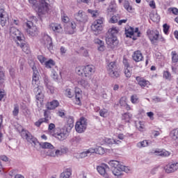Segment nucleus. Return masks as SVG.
Instances as JSON below:
<instances>
[{"instance_id": "54", "label": "nucleus", "mask_w": 178, "mask_h": 178, "mask_svg": "<svg viewBox=\"0 0 178 178\" xmlns=\"http://www.w3.org/2000/svg\"><path fill=\"white\" fill-rule=\"evenodd\" d=\"M123 65L124 66V69H130V64L129 63V60H127L126 58H123Z\"/></svg>"}, {"instance_id": "7", "label": "nucleus", "mask_w": 178, "mask_h": 178, "mask_svg": "<svg viewBox=\"0 0 178 178\" xmlns=\"http://www.w3.org/2000/svg\"><path fill=\"white\" fill-rule=\"evenodd\" d=\"M104 152H105V150L102 147H99L97 149L94 147H90L86 151L81 152L80 154V156L81 158H86V156H88V155H91V154H99V155H102Z\"/></svg>"}, {"instance_id": "52", "label": "nucleus", "mask_w": 178, "mask_h": 178, "mask_svg": "<svg viewBox=\"0 0 178 178\" xmlns=\"http://www.w3.org/2000/svg\"><path fill=\"white\" fill-rule=\"evenodd\" d=\"M106 115H108V110L103 108L99 111V115L102 118H106Z\"/></svg>"}, {"instance_id": "62", "label": "nucleus", "mask_w": 178, "mask_h": 178, "mask_svg": "<svg viewBox=\"0 0 178 178\" xmlns=\"http://www.w3.org/2000/svg\"><path fill=\"white\" fill-rule=\"evenodd\" d=\"M81 93L80 92V89L76 88L75 89V98H81Z\"/></svg>"}, {"instance_id": "18", "label": "nucleus", "mask_w": 178, "mask_h": 178, "mask_svg": "<svg viewBox=\"0 0 178 178\" xmlns=\"http://www.w3.org/2000/svg\"><path fill=\"white\" fill-rule=\"evenodd\" d=\"M84 67V76L88 77V79H91V76L95 73V66L93 65H88Z\"/></svg>"}, {"instance_id": "22", "label": "nucleus", "mask_w": 178, "mask_h": 178, "mask_svg": "<svg viewBox=\"0 0 178 178\" xmlns=\"http://www.w3.org/2000/svg\"><path fill=\"white\" fill-rule=\"evenodd\" d=\"M50 30H52L54 33H57L58 34L62 33L63 31V29L62 28V25L58 23H51L49 24Z\"/></svg>"}, {"instance_id": "42", "label": "nucleus", "mask_w": 178, "mask_h": 178, "mask_svg": "<svg viewBox=\"0 0 178 178\" xmlns=\"http://www.w3.org/2000/svg\"><path fill=\"white\" fill-rule=\"evenodd\" d=\"M136 146L138 148H143L144 147H148V140H145L143 141L137 143Z\"/></svg>"}, {"instance_id": "46", "label": "nucleus", "mask_w": 178, "mask_h": 178, "mask_svg": "<svg viewBox=\"0 0 178 178\" xmlns=\"http://www.w3.org/2000/svg\"><path fill=\"white\" fill-rule=\"evenodd\" d=\"M124 8L127 10V12H131L133 10V7L130 6V3L129 1H125L124 3Z\"/></svg>"}, {"instance_id": "32", "label": "nucleus", "mask_w": 178, "mask_h": 178, "mask_svg": "<svg viewBox=\"0 0 178 178\" xmlns=\"http://www.w3.org/2000/svg\"><path fill=\"white\" fill-rule=\"evenodd\" d=\"M40 145L44 149H54V145H52V144H51L50 143H48V142L42 143V144H40Z\"/></svg>"}, {"instance_id": "11", "label": "nucleus", "mask_w": 178, "mask_h": 178, "mask_svg": "<svg viewBox=\"0 0 178 178\" xmlns=\"http://www.w3.org/2000/svg\"><path fill=\"white\" fill-rule=\"evenodd\" d=\"M49 0H40V4L38 7V12L40 15H45L49 10Z\"/></svg>"}, {"instance_id": "38", "label": "nucleus", "mask_w": 178, "mask_h": 178, "mask_svg": "<svg viewBox=\"0 0 178 178\" xmlns=\"http://www.w3.org/2000/svg\"><path fill=\"white\" fill-rule=\"evenodd\" d=\"M56 129V128L55 124L50 123L49 124L48 131H49L50 134H51V136H54V134L55 133Z\"/></svg>"}, {"instance_id": "60", "label": "nucleus", "mask_w": 178, "mask_h": 178, "mask_svg": "<svg viewBox=\"0 0 178 178\" xmlns=\"http://www.w3.org/2000/svg\"><path fill=\"white\" fill-rule=\"evenodd\" d=\"M120 104L121 105V106H124L127 104V102H126V97H122L120 99Z\"/></svg>"}, {"instance_id": "25", "label": "nucleus", "mask_w": 178, "mask_h": 178, "mask_svg": "<svg viewBox=\"0 0 178 178\" xmlns=\"http://www.w3.org/2000/svg\"><path fill=\"white\" fill-rule=\"evenodd\" d=\"M132 58L135 62H141L144 57L141 51L138 50L134 52Z\"/></svg>"}, {"instance_id": "4", "label": "nucleus", "mask_w": 178, "mask_h": 178, "mask_svg": "<svg viewBox=\"0 0 178 178\" xmlns=\"http://www.w3.org/2000/svg\"><path fill=\"white\" fill-rule=\"evenodd\" d=\"M67 136H69L67 127H63L61 129L57 127L54 133L53 137H55V138H57V140H59L60 141H63V140L67 138Z\"/></svg>"}, {"instance_id": "63", "label": "nucleus", "mask_w": 178, "mask_h": 178, "mask_svg": "<svg viewBox=\"0 0 178 178\" xmlns=\"http://www.w3.org/2000/svg\"><path fill=\"white\" fill-rule=\"evenodd\" d=\"M76 22H72L71 23V29H72V31L70 33V34H74V30H76Z\"/></svg>"}, {"instance_id": "3", "label": "nucleus", "mask_w": 178, "mask_h": 178, "mask_svg": "<svg viewBox=\"0 0 178 178\" xmlns=\"http://www.w3.org/2000/svg\"><path fill=\"white\" fill-rule=\"evenodd\" d=\"M106 70L108 76H110L111 79H119V77H120V73L119 72L116 61H111L107 64Z\"/></svg>"}, {"instance_id": "45", "label": "nucleus", "mask_w": 178, "mask_h": 178, "mask_svg": "<svg viewBox=\"0 0 178 178\" xmlns=\"http://www.w3.org/2000/svg\"><path fill=\"white\" fill-rule=\"evenodd\" d=\"M79 84H81L82 87H84V88H88V87H90V83H88V81L86 79H81L79 82Z\"/></svg>"}, {"instance_id": "34", "label": "nucleus", "mask_w": 178, "mask_h": 178, "mask_svg": "<svg viewBox=\"0 0 178 178\" xmlns=\"http://www.w3.org/2000/svg\"><path fill=\"white\" fill-rule=\"evenodd\" d=\"M44 65L47 69H51L53 66H55L56 63L54 60L49 59V60L45 61Z\"/></svg>"}, {"instance_id": "33", "label": "nucleus", "mask_w": 178, "mask_h": 178, "mask_svg": "<svg viewBox=\"0 0 178 178\" xmlns=\"http://www.w3.org/2000/svg\"><path fill=\"white\" fill-rule=\"evenodd\" d=\"M125 34L127 37H133L134 35V28L133 27H129L128 29L125 30Z\"/></svg>"}, {"instance_id": "41", "label": "nucleus", "mask_w": 178, "mask_h": 178, "mask_svg": "<svg viewBox=\"0 0 178 178\" xmlns=\"http://www.w3.org/2000/svg\"><path fill=\"white\" fill-rule=\"evenodd\" d=\"M156 153L158 154L160 156H170V152L166 151V150H161L160 152L156 151Z\"/></svg>"}, {"instance_id": "21", "label": "nucleus", "mask_w": 178, "mask_h": 178, "mask_svg": "<svg viewBox=\"0 0 178 178\" xmlns=\"http://www.w3.org/2000/svg\"><path fill=\"white\" fill-rule=\"evenodd\" d=\"M106 42L107 45H110V47H115V45L118 44V38L116 36L107 34V37L106 38Z\"/></svg>"}, {"instance_id": "47", "label": "nucleus", "mask_w": 178, "mask_h": 178, "mask_svg": "<svg viewBox=\"0 0 178 178\" xmlns=\"http://www.w3.org/2000/svg\"><path fill=\"white\" fill-rule=\"evenodd\" d=\"M75 72L79 76H81L83 73L84 74V67H76L75 69Z\"/></svg>"}, {"instance_id": "49", "label": "nucleus", "mask_w": 178, "mask_h": 178, "mask_svg": "<svg viewBox=\"0 0 178 178\" xmlns=\"http://www.w3.org/2000/svg\"><path fill=\"white\" fill-rule=\"evenodd\" d=\"M124 74L127 79H130L131 77V68H125Z\"/></svg>"}, {"instance_id": "31", "label": "nucleus", "mask_w": 178, "mask_h": 178, "mask_svg": "<svg viewBox=\"0 0 178 178\" xmlns=\"http://www.w3.org/2000/svg\"><path fill=\"white\" fill-rule=\"evenodd\" d=\"M170 137H171V138L175 141H176V140H178V128L175 129L170 131Z\"/></svg>"}, {"instance_id": "48", "label": "nucleus", "mask_w": 178, "mask_h": 178, "mask_svg": "<svg viewBox=\"0 0 178 178\" xmlns=\"http://www.w3.org/2000/svg\"><path fill=\"white\" fill-rule=\"evenodd\" d=\"M163 77L166 80H170L172 79V74L169 71H164L163 74Z\"/></svg>"}, {"instance_id": "39", "label": "nucleus", "mask_w": 178, "mask_h": 178, "mask_svg": "<svg viewBox=\"0 0 178 178\" xmlns=\"http://www.w3.org/2000/svg\"><path fill=\"white\" fill-rule=\"evenodd\" d=\"M171 55H172V61L173 62V63H177L178 55H177V53L176 52V51H172L171 52Z\"/></svg>"}, {"instance_id": "56", "label": "nucleus", "mask_w": 178, "mask_h": 178, "mask_svg": "<svg viewBox=\"0 0 178 178\" xmlns=\"http://www.w3.org/2000/svg\"><path fill=\"white\" fill-rule=\"evenodd\" d=\"M13 116H17V115H19V106H17V104H15L14 106V110L13 111Z\"/></svg>"}, {"instance_id": "17", "label": "nucleus", "mask_w": 178, "mask_h": 178, "mask_svg": "<svg viewBox=\"0 0 178 178\" xmlns=\"http://www.w3.org/2000/svg\"><path fill=\"white\" fill-rule=\"evenodd\" d=\"M43 44L46 46L47 49L51 52L54 51V42H52V38L48 35H44L43 37Z\"/></svg>"}, {"instance_id": "27", "label": "nucleus", "mask_w": 178, "mask_h": 178, "mask_svg": "<svg viewBox=\"0 0 178 178\" xmlns=\"http://www.w3.org/2000/svg\"><path fill=\"white\" fill-rule=\"evenodd\" d=\"M64 127H67V130H72L74 127V120L73 117H69L67 120V124Z\"/></svg>"}, {"instance_id": "64", "label": "nucleus", "mask_w": 178, "mask_h": 178, "mask_svg": "<svg viewBox=\"0 0 178 178\" xmlns=\"http://www.w3.org/2000/svg\"><path fill=\"white\" fill-rule=\"evenodd\" d=\"M60 52L61 55H65V54H66V52H67V49H66V48L63 46H62L60 48Z\"/></svg>"}, {"instance_id": "50", "label": "nucleus", "mask_w": 178, "mask_h": 178, "mask_svg": "<svg viewBox=\"0 0 178 178\" xmlns=\"http://www.w3.org/2000/svg\"><path fill=\"white\" fill-rule=\"evenodd\" d=\"M144 124H143V122L140 121L137 124H136V129L139 130V131H144Z\"/></svg>"}, {"instance_id": "57", "label": "nucleus", "mask_w": 178, "mask_h": 178, "mask_svg": "<svg viewBox=\"0 0 178 178\" xmlns=\"http://www.w3.org/2000/svg\"><path fill=\"white\" fill-rule=\"evenodd\" d=\"M46 87L51 94H54L55 92V88L52 86L51 83L47 85Z\"/></svg>"}, {"instance_id": "9", "label": "nucleus", "mask_w": 178, "mask_h": 178, "mask_svg": "<svg viewBox=\"0 0 178 178\" xmlns=\"http://www.w3.org/2000/svg\"><path fill=\"white\" fill-rule=\"evenodd\" d=\"M25 26L26 28V33L29 35L31 37H35V35H38V29L37 26H34V24L31 21H27L25 23Z\"/></svg>"}, {"instance_id": "29", "label": "nucleus", "mask_w": 178, "mask_h": 178, "mask_svg": "<svg viewBox=\"0 0 178 178\" xmlns=\"http://www.w3.org/2000/svg\"><path fill=\"white\" fill-rule=\"evenodd\" d=\"M5 80H6L5 76V71L3 70V67L0 66V86L5 83Z\"/></svg>"}, {"instance_id": "37", "label": "nucleus", "mask_w": 178, "mask_h": 178, "mask_svg": "<svg viewBox=\"0 0 178 178\" xmlns=\"http://www.w3.org/2000/svg\"><path fill=\"white\" fill-rule=\"evenodd\" d=\"M108 13H115L116 12V4L111 3L107 8Z\"/></svg>"}, {"instance_id": "26", "label": "nucleus", "mask_w": 178, "mask_h": 178, "mask_svg": "<svg viewBox=\"0 0 178 178\" xmlns=\"http://www.w3.org/2000/svg\"><path fill=\"white\" fill-rule=\"evenodd\" d=\"M94 42L95 44L99 45L97 47L98 51H99L100 52H104V51H105V43L104 42V41L99 40V38H96L94 40Z\"/></svg>"}, {"instance_id": "28", "label": "nucleus", "mask_w": 178, "mask_h": 178, "mask_svg": "<svg viewBox=\"0 0 178 178\" xmlns=\"http://www.w3.org/2000/svg\"><path fill=\"white\" fill-rule=\"evenodd\" d=\"M149 17L152 22H154V23H158L161 20V17L156 13H151Z\"/></svg>"}, {"instance_id": "61", "label": "nucleus", "mask_w": 178, "mask_h": 178, "mask_svg": "<svg viewBox=\"0 0 178 178\" xmlns=\"http://www.w3.org/2000/svg\"><path fill=\"white\" fill-rule=\"evenodd\" d=\"M43 80H44V85L47 86H49V84H51V82L49 81V79L48 78L47 76H44V78H43Z\"/></svg>"}, {"instance_id": "19", "label": "nucleus", "mask_w": 178, "mask_h": 178, "mask_svg": "<svg viewBox=\"0 0 178 178\" xmlns=\"http://www.w3.org/2000/svg\"><path fill=\"white\" fill-rule=\"evenodd\" d=\"M44 118H40L38 121L35 122V126H36V127H40V126H41L42 123H49V119H51V118H49V115L48 114V111L47 110L44 111Z\"/></svg>"}, {"instance_id": "23", "label": "nucleus", "mask_w": 178, "mask_h": 178, "mask_svg": "<svg viewBox=\"0 0 178 178\" xmlns=\"http://www.w3.org/2000/svg\"><path fill=\"white\" fill-rule=\"evenodd\" d=\"M136 80L138 86H140L142 88H144V87H147V86H149V81L145 80L141 76H136Z\"/></svg>"}, {"instance_id": "14", "label": "nucleus", "mask_w": 178, "mask_h": 178, "mask_svg": "<svg viewBox=\"0 0 178 178\" xmlns=\"http://www.w3.org/2000/svg\"><path fill=\"white\" fill-rule=\"evenodd\" d=\"M9 22V15L4 8H0V24L1 27H5L6 23Z\"/></svg>"}, {"instance_id": "44", "label": "nucleus", "mask_w": 178, "mask_h": 178, "mask_svg": "<svg viewBox=\"0 0 178 178\" xmlns=\"http://www.w3.org/2000/svg\"><path fill=\"white\" fill-rule=\"evenodd\" d=\"M105 143L108 145H113V144H116L117 142H116V139L106 138Z\"/></svg>"}, {"instance_id": "59", "label": "nucleus", "mask_w": 178, "mask_h": 178, "mask_svg": "<svg viewBox=\"0 0 178 178\" xmlns=\"http://www.w3.org/2000/svg\"><path fill=\"white\" fill-rule=\"evenodd\" d=\"M38 59L40 63H45V60H47V58L44 57L42 55H39L38 56Z\"/></svg>"}, {"instance_id": "2", "label": "nucleus", "mask_w": 178, "mask_h": 178, "mask_svg": "<svg viewBox=\"0 0 178 178\" xmlns=\"http://www.w3.org/2000/svg\"><path fill=\"white\" fill-rule=\"evenodd\" d=\"M108 165L112 169L113 174L114 176H117V177H120L122 172H125L126 173H129V172H130L129 167L123 165V164L119 161L111 160L108 161Z\"/></svg>"}, {"instance_id": "53", "label": "nucleus", "mask_w": 178, "mask_h": 178, "mask_svg": "<svg viewBox=\"0 0 178 178\" xmlns=\"http://www.w3.org/2000/svg\"><path fill=\"white\" fill-rule=\"evenodd\" d=\"M9 73L12 79H15V77H16V70H15L14 68L13 67L10 68Z\"/></svg>"}, {"instance_id": "58", "label": "nucleus", "mask_w": 178, "mask_h": 178, "mask_svg": "<svg viewBox=\"0 0 178 178\" xmlns=\"http://www.w3.org/2000/svg\"><path fill=\"white\" fill-rule=\"evenodd\" d=\"M65 94L68 98H72L73 97V93L72 92V89L68 88L65 90Z\"/></svg>"}, {"instance_id": "24", "label": "nucleus", "mask_w": 178, "mask_h": 178, "mask_svg": "<svg viewBox=\"0 0 178 178\" xmlns=\"http://www.w3.org/2000/svg\"><path fill=\"white\" fill-rule=\"evenodd\" d=\"M59 106V102L58 100H53L50 102H48L46 104V107L49 111H52L56 109Z\"/></svg>"}, {"instance_id": "20", "label": "nucleus", "mask_w": 178, "mask_h": 178, "mask_svg": "<svg viewBox=\"0 0 178 178\" xmlns=\"http://www.w3.org/2000/svg\"><path fill=\"white\" fill-rule=\"evenodd\" d=\"M16 44L18 47H20L23 52H25V54L30 53V47H29V44L26 42V40H24V38L19 40V42H17Z\"/></svg>"}, {"instance_id": "5", "label": "nucleus", "mask_w": 178, "mask_h": 178, "mask_svg": "<svg viewBox=\"0 0 178 178\" xmlns=\"http://www.w3.org/2000/svg\"><path fill=\"white\" fill-rule=\"evenodd\" d=\"M21 137L24 140H26L28 143H30L32 144L34 147L36 145H38L40 144V142H38V140L36 139L35 137H34L30 131L25 129H22L21 131Z\"/></svg>"}, {"instance_id": "43", "label": "nucleus", "mask_w": 178, "mask_h": 178, "mask_svg": "<svg viewBox=\"0 0 178 178\" xmlns=\"http://www.w3.org/2000/svg\"><path fill=\"white\" fill-rule=\"evenodd\" d=\"M119 19H120V16L119 15H113L109 20L110 23L115 24L119 22Z\"/></svg>"}, {"instance_id": "15", "label": "nucleus", "mask_w": 178, "mask_h": 178, "mask_svg": "<svg viewBox=\"0 0 178 178\" xmlns=\"http://www.w3.org/2000/svg\"><path fill=\"white\" fill-rule=\"evenodd\" d=\"M74 19L79 23H87V22H88V16H87L86 13L83 10H79L78 13H75Z\"/></svg>"}, {"instance_id": "55", "label": "nucleus", "mask_w": 178, "mask_h": 178, "mask_svg": "<svg viewBox=\"0 0 178 178\" xmlns=\"http://www.w3.org/2000/svg\"><path fill=\"white\" fill-rule=\"evenodd\" d=\"M131 102L133 104H138V97H137L136 95H133L131 97Z\"/></svg>"}, {"instance_id": "36", "label": "nucleus", "mask_w": 178, "mask_h": 178, "mask_svg": "<svg viewBox=\"0 0 178 178\" xmlns=\"http://www.w3.org/2000/svg\"><path fill=\"white\" fill-rule=\"evenodd\" d=\"M70 20V19L69 18L67 15H66V13H65V12L63 11L61 13V21L63 22V23H69Z\"/></svg>"}, {"instance_id": "30", "label": "nucleus", "mask_w": 178, "mask_h": 178, "mask_svg": "<svg viewBox=\"0 0 178 178\" xmlns=\"http://www.w3.org/2000/svg\"><path fill=\"white\" fill-rule=\"evenodd\" d=\"M133 118V115L130 113H124L122 115V120H125L127 123L130 122V120Z\"/></svg>"}, {"instance_id": "6", "label": "nucleus", "mask_w": 178, "mask_h": 178, "mask_svg": "<svg viewBox=\"0 0 178 178\" xmlns=\"http://www.w3.org/2000/svg\"><path fill=\"white\" fill-rule=\"evenodd\" d=\"M87 120L84 117H81L75 124V130L77 133H84L87 129Z\"/></svg>"}, {"instance_id": "13", "label": "nucleus", "mask_w": 178, "mask_h": 178, "mask_svg": "<svg viewBox=\"0 0 178 178\" xmlns=\"http://www.w3.org/2000/svg\"><path fill=\"white\" fill-rule=\"evenodd\" d=\"M109 165L105 163H102L97 167L98 173L105 178H109V174L108 173V172H109Z\"/></svg>"}, {"instance_id": "1", "label": "nucleus", "mask_w": 178, "mask_h": 178, "mask_svg": "<svg viewBox=\"0 0 178 178\" xmlns=\"http://www.w3.org/2000/svg\"><path fill=\"white\" fill-rule=\"evenodd\" d=\"M29 63L33 72L32 76V86L33 87V92L36 95V100L39 101V102H42L44 100L42 87L37 84L40 80V72H38V70L37 69L35 63H34V61H31Z\"/></svg>"}, {"instance_id": "8", "label": "nucleus", "mask_w": 178, "mask_h": 178, "mask_svg": "<svg viewBox=\"0 0 178 178\" xmlns=\"http://www.w3.org/2000/svg\"><path fill=\"white\" fill-rule=\"evenodd\" d=\"M102 23H104V19L100 18L96 19L92 24L91 29L93 31L95 35H98V34H101V31H102Z\"/></svg>"}, {"instance_id": "16", "label": "nucleus", "mask_w": 178, "mask_h": 178, "mask_svg": "<svg viewBox=\"0 0 178 178\" xmlns=\"http://www.w3.org/2000/svg\"><path fill=\"white\" fill-rule=\"evenodd\" d=\"M178 169L177 161H172L168 163L165 167L164 170L165 173H175Z\"/></svg>"}, {"instance_id": "51", "label": "nucleus", "mask_w": 178, "mask_h": 178, "mask_svg": "<svg viewBox=\"0 0 178 178\" xmlns=\"http://www.w3.org/2000/svg\"><path fill=\"white\" fill-rule=\"evenodd\" d=\"M163 29L164 34H169V29H170V26H169L168 24H164L163 25Z\"/></svg>"}, {"instance_id": "40", "label": "nucleus", "mask_w": 178, "mask_h": 178, "mask_svg": "<svg viewBox=\"0 0 178 178\" xmlns=\"http://www.w3.org/2000/svg\"><path fill=\"white\" fill-rule=\"evenodd\" d=\"M81 142V138L80 136H75L70 140V143L73 145L79 144Z\"/></svg>"}, {"instance_id": "35", "label": "nucleus", "mask_w": 178, "mask_h": 178, "mask_svg": "<svg viewBox=\"0 0 178 178\" xmlns=\"http://www.w3.org/2000/svg\"><path fill=\"white\" fill-rule=\"evenodd\" d=\"M119 33V31L116 27L111 28L108 30V35H113V37H116V34Z\"/></svg>"}, {"instance_id": "10", "label": "nucleus", "mask_w": 178, "mask_h": 178, "mask_svg": "<svg viewBox=\"0 0 178 178\" xmlns=\"http://www.w3.org/2000/svg\"><path fill=\"white\" fill-rule=\"evenodd\" d=\"M146 33L150 42L153 45L156 44V42L159 40V31L156 29H147Z\"/></svg>"}, {"instance_id": "12", "label": "nucleus", "mask_w": 178, "mask_h": 178, "mask_svg": "<svg viewBox=\"0 0 178 178\" xmlns=\"http://www.w3.org/2000/svg\"><path fill=\"white\" fill-rule=\"evenodd\" d=\"M10 34L14 38H17V40L15 41L16 44L19 41H22V40L24 39V35L19 29H16L15 27L11 26L10 28Z\"/></svg>"}]
</instances>
